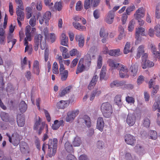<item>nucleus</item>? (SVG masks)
Here are the masks:
<instances>
[{"label":"nucleus","instance_id":"nucleus-22","mask_svg":"<svg viewBox=\"0 0 160 160\" xmlns=\"http://www.w3.org/2000/svg\"><path fill=\"white\" fill-rule=\"evenodd\" d=\"M68 37H67L66 34L62 33L60 37V43L63 46H68Z\"/></svg>","mask_w":160,"mask_h":160},{"label":"nucleus","instance_id":"nucleus-3","mask_svg":"<svg viewBox=\"0 0 160 160\" xmlns=\"http://www.w3.org/2000/svg\"><path fill=\"white\" fill-rule=\"evenodd\" d=\"M6 135L9 138V142L12 143L14 146H17L19 144L22 138L21 136L17 132L13 133L12 135V137L8 133H7Z\"/></svg>","mask_w":160,"mask_h":160},{"label":"nucleus","instance_id":"nucleus-2","mask_svg":"<svg viewBox=\"0 0 160 160\" xmlns=\"http://www.w3.org/2000/svg\"><path fill=\"white\" fill-rule=\"evenodd\" d=\"M96 52L95 47L93 46L91 48L85 57V62L86 66L89 67L91 64V57L92 59H94L95 57V53Z\"/></svg>","mask_w":160,"mask_h":160},{"label":"nucleus","instance_id":"nucleus-58","mask_svg":"<svg viewBox=\"0 0 160 160\" xmlns=\"http://www.w3.org/2000/svg\"><path fill=\"white\" fill-rule=\"evenodd\" d=\"M51 0H44V3L46 6L50 8L52 7L53 3L51 2Z\"/></svg>","mask_w":160,"mask_h":160},{"label":"nucleus","instance_id":"nucleus-45","mask_svg":"<svg viewBox=\"0 0 160 160\" xmlns=\"http://www.w3.org/2000/svg\"><path fill=\"white\" fill-rule=\"evenodd\" d=\"M1 117L2 120L4 121L7 122L8 120V113L4 112H1Z\"/></svg>","mask_w":160,"mask_h":160},{"label":"nucleus","instance_id":"nucleus-23","mask_svg":"<svg viewBox=\"0 0 160 160\" xmlns=\"http://www.w3.org/2000/svg\"><path fill=\"white\" fill-rule=\"evenodd\" d=\"M131 44L129 42H127L123 50V53L125 54H127L128 53L130 52H132L134 50L133 47L131 48Z\"/></svg>","mask_w":160,"mask_h":160},{"label":"nucleus","instance_id":"nucleus-52","mask_svg":"<svg viewBox=\"0 0 160 160\" xmlns=\"http://www.w3.org/2000/svg\"><path fill=\"white\" fill-rule=\"evenodd\" d=\"M126 102L128 103L133 104L135 102V99L133 98L132 97L127 96L126 98Z\"/></svg>","mask_w":160,"mask_h":160},{"label":"nucleus","instance_id":"nucleus-55","mask_svg":"<svg viewBox=\"0 0 160 160\" xmlns=\"http://www.w3.org/2000/svg\"><path fill=\"white\" fill-rule=\"evenodd\" d=\"M102 58L100 55L99 56L97 61V67L100 69L102 65Z\"/></svg>","mask_w":160,"mask_h":160},{"label":"nucleus","instance_id":"nucleus-36","mask_svg":"<svg viewBox=\"0 0 160 160\" xmlns=\"http://www.w3.org/2000/svg\"><path fill=\"white\" fill-rule=\"evenodd\" d=\"M17 122L18 126L22 127L23 126L25 123L24 118L23 117L20 115L18 116L17 118Z\"/></svg>","mask_w":160,"mask_h":160},{"label":"nucleus","instance_id":"nucleus-17","mask_svg":"<svg viewBox=\"0 0 160 160\" xmlns=\"http://www.w3.org/2000/svg\"><path fill=\"white\" fill-rule=\"evenodd\" d=\"M75 39L78 42L79 46L81 48L82 47L84 43L83 36L81 34L76 35L75 36Z\"/></svg>","mask_w":160,"mask_h":160},{"label":"nucleus","instance_id":"nucleus-24","mask_svg":"<svg viewBox=\"0 0 160 160\" xmlns=\"http://www.w3.org/2000/svg\"><path fill=\"white\" fill-rule=\"evenodd\" d=\"M28 40H24V45L25 46V52L27 51L29 54H31L32 51V46L28 44Z\"/></svg>","mask_w":160,"mask_h":160},{"label":"nucleus","instance_id":"nucleus-63","mask_svg":"<svg viewBox=\"0 0 160 160\" xmlns=\"http://www.w3.org/2000/svg\"><path fill=\"white\" fill-rule=\"evenodd\" d=\"M134 157L132 156L131 154L129 153H127L125 154V159L126 160H131Z\"/></svg>","mask_w":160,"mask_h":160},{"label":"nucleus","instance_id":"nucleus-32","mask_svg":"<svg viewBox=\"0 0 160 160\" xmlns=\"http://www.w3.org/2000/svg\"><path fill=\"white\" fill-rule=\"evenodd\" d=\"M27 109V105L24 101H21L19 106V109L21 113L26 111Z\"/></svg>","mask_w":160,"mask_h":160},{"label":"nucleus","instance_id":"nucleus-12","mask_svg":"<svg viewBox=\"0 0 160 160\" xmlns=\"http://www.w3.org/2000/svg\"><path fill=\"white\" fill-rule=\"evenodd\" d=\"M41 122L40 119L39 118L38 120L37 121L35 122L33 128L35 130H37L39 128L38 132L39 134H40L41 133L42 130L44 126L45 125V123L43 122L41 124Z\"/></svg>","mask_w":160,"mask_h":160},{"label":"nucleus","instance_id":"nucleus-57","mask_svg":"<svg viewBox=\"0 0 160 160\" xmlns=\"http://www.w3.org/2000/svg\"><path fill=\"white\" fill-rule=\"evenodd\" d=\"M134 22L133 20H131L129 23L128 30L129 31L132 32L134 28Z\"/></svg>","mask_w":160,"mask_h":160},{"label":"nucleus","instance_id":"nucleus-47","mask_svg":"<svg viewBox=\"0 0 160 160\" xmlns=\"http://www.w3.org/2000/svg\"><path fill=\"white\" fill-rule=\"evenodd\" d=\"M52 71L55 74H57L59 73L58 64L56 62H54L52 66Z\"/></svg>","mask_w":160,"mask_h":160},{"label":"nucleus","instance_id":"nucleus-38","mask_svg":"<svg viewBox=\"0 0 160 160\" xmlns=\"http://www.w3.org/2000/svg\"><path fill=\"white\" fill-rule=\"evenodd\" d=\"M120 50L119 49L111 50L108 52V54L112 56L117 57L120 55Z\"/></svg>","mask_w":160,"mask_h":160},{"label":"nucleus","instance_id":"nucleus-4","mask_svg":"<svg viewBox=\"0 0 160 160\" xmlns=\"http://www.w3.org/2000/svg\"><path fill=\"white\" fill-rule=\"evenodd\" d=\"M148 55L147 53H144L142 57V67L143 69H146L147 67H152L154 66L153 62L147 59Z\"/></svg>","mask_w":160,"mask_h":160},{"label":"nucleus","instance_id":"nucleus-37","mask_svg":"<svg viewBox=\"0 0 160 160\" xmlns=\"http://www.w3.org/2000/svg\"><path fill=\"white\" fill-rule=\"evenodd\" d=\"M19 8L16 9V13L18 16L17 19H19L21 21L23 20L24 18V13Z\"/></svg>","mask_w":160,"mask_h":160},{"label":"nucleus","instance_id":"nucleus-50","mask_svg":"<svg viewBox=\"0 0 160 160\" xmlns=\"http://www.w3.org/2000/svg\"><path fill=\"white\" fill-rule=\"evenodd\" d=\"M7 92L9 93H11L13 92L14 91V88L12 84L8 83V84L6 88Z\"/></svg>","mask_w":160,"mask_h":160},{"label":"nucleus","instance_id":"nucleus-60","mask_svg":"<svg viewBox=\"0 0 160 160\" xmlns=\"http://www.w3.org/2000/svg\"><path fill=\"white\" fill-rule=\"evenodd\" d=\"M104 143L101 141H98L97 143V147L99 149H102L104 147Z\"/></svg>","mask_w":160,"mask_h":160},{"label":"nucleus","instance_id":"nucleus-53","mask_svg":"<svg viewBox=\"0 0 160 160\" xmlns=\"http://www.w3.org/2000/svg\"><path fill=\"white\" fill-rule=\"evenodd\" d=\"M36 19L35 16L32 17L30 20L29 24L30 25L33 27L36 25Z\"/></svg>","mask_w":160,"mask_h":160},{"label":"nucleus","instance_id":"nucleus-64","mask_svg":"<svg viewBox=\"0 0 160 160\" xmlns=\"http://www.w3.org/2000/svg\"><path fill=\"white\" fill-rule=\"evenodd\" d=\"M66 160H77V159L73 155L69 154L67 157Z\"/></svg>","mask_w":160,"mask_h":160},{"label":"nucleus","instance_id":"nucleus-48","mask_svg":"<svg viewBox=\"0 0 160 160\" xmlns=\"http://www.w3.org/2000/svg\"><path fill=\"white\" fill-rule=\"evenodd\" d=\"M155 31L156 32V35L158 37H160V25H156L154 28Z\"/></svg>","mask_w":160,"mask_h":160},{"label":"nucleus","instance_id":"nucleus-27","mask_svg":"<svg viewBox=\"0 0 160 160\" xmlns=\"http://www.w3.org/2000/svg\"><path fill=\"white\" fill-rule=\"evenodd\" d=\"M109 66L113 69H118L120 64L117 63L112 59H109L108 61Z\"/></svg>","mask_w":160,"mask_h":160},{"label":"nucleus","instance_id":"nucleus-11","mask_svg":"<svg viewBox=\"0 0 160 160\" xmlns=\"http://www.w3.org/2000/svg\"><path fill=\"white\" fill-rule=\"evenodd\" d=\"M115 16V13L112 11H110L107 14L105 18V22L108 24H112Z\"/></svg>","mask_w":160,"mask_h":160},{"label":"nucleus","instance_id":"nucleus-20","mask_svg":"<svg viewBox=\"0 0 160 160\" xmlns=\"http://www.w3.org/2000/svg\"><path fill=\"white\" fill-rule=\"evenodd\" d=\"M84 62L85 64V60L83 58H81L78 64V67L77 69V70L76 71V74H78L80 72H82L84 69H85V66H84L83 64H82L83 62ZM85 66H86V64H85Z\"/></svg>","mask_w":160,"mask_h":160},{"label":"nucleus","instance_id":"nucleus-49","mask_svg":"<svg viewBox=\"0 0 160 160\" xmlns=\"http://www.w3.org/2000/svg\"><path fill=\"white\" fill-rule=\"evenodd\" d=\"M20 149L21 151L23 153H26L29 152L28 147L26 143L20 147Z\"/></svg>","mask_w":160,"mask_h":160},{"label":"nucleus","instance_id":"nucleus-61","mask_svg":"<svg viewBox=\"0 0 160 160\" xmlns=\"http://www.w3.org/2000/svg\"><path fill=\"white\" fill-rule=\"evenodd\" d=\"M128 15L126 13H124L122 14V21L123 24L126 23L128 18Z\"/></svg>","mask_w":160,"mask_h":160},{"label":"nucleus","instance_id":"nucleus-10","mask_svg":"<svg viewBox=\"0 0 160 160\" xmlns=\"http://www.w3.org/2000/svg\"><path fill=\"white\" fill-rule=\"evenodd\" d=\"M125 141L128 144L133 146L136 142L135 138L132 135L129 134H127L125 136Z\"/></svg>","mask_w":160,"mask_h":160},{"label":"nucleus","instance_id":"nucleus-6","mask_svg":"<svg viewBox=\"0 0 160 160\" xmlns=\"http://www.w3.org/2000/svg\"><path fill=\"white\" fill-rule=\"evenodd\" d=\"M48 145V148H57L58 146V140L56 138H54L53 139H49L48 144H46L44 143L42 146V149L44 153L45 152V149L47 148V145Z\"/></svg>","mask_w":160,"mask_h":160},{"label":"nucleus","instance_id":"nucleus-39","mask_svg":"<svg viewBox=\"0 0 160 160\" xmlns=\"http://www.w3.org/2000/svg\"><path fill=\"white\" fill-rule=\"evenodd\" d=\"M82 143L81 139L78 137H76L72 142V144L74 147H78Z\"/></svg>","mask_w":160,"mask_h":160},{"label":"nucleus","instance_id":"nucleus-42","mask_svg":"<svg viewBox=\"0 0 160 160\" xmlns=\"http://www.w3.org/2000/svg\"><path fill=\"white\" fill-rule=\"evenodd\" d=\"M99 35L101 37H108V32L105 30L104 28H101L99 32Z\"/></svg>","mask_w":160,"mask_h":160},{"label":"nucleus","instance_id":"nucleus-14","mask_svg":"<svg viewBox=\"0 0 160 160\" xmlns=\"http://www.w3.org/2000/svg\"><path fill=\"white\" fill-rule=\"evenodd\" d=\"M144 10L143 8H139L134 14V17L136 19L142 18L144 16Z\"/></svg>","mask_w":160,"mask_h":160},{"label":"nucleus","instance_id":"nucleus-26","mask_svg":"<svg viewBox=\"0 0 160 160\" xmlns=\"http://www.w3.org/2000/svg\"><path fill=\"white\" fill-rule=\"evenodd\" d=\"M138 66V63H136L135 64L132 65L130 68L131 74L133 77L135 76L137 73Z\"/></svg>","mask_w":160,"mask_h":160},{"label":"nucleus","instance_id":"nucleus-51","mask_svg":"<svg viewBox=\"0 0 160 160\" xmlns=\"http://www.w3.org/2000/svg\"><path fill=\"white\" fill-rule=\"evenodd\" d=\"M26 18L27 19L31 17L32 9L30 7H28L26 8Z\"/></svg>","mask_w":160,"mask_h":160},{"label":"nucleus","instance_id":"nucleus-19","mask_svg":"<svg viewBox=\"0 0 160 160\" xmlns=\"http://www.w3.org/2000/svg\"><path fill=\"white\" fill-rule=\"evenodd\" d=\"M31 27L30 25H28L26 27L25 35L26 37L24 40H28V41H31L32 40V35L31 32Z\"/></svg>","mask_w":160,"mask_h":160},{"label":"nucleus","instance_id":"nucleus-33","mask_svg":"<svg viewBox=\"0 0 160 160\" xmlns=\"http://www.w3.org/2000/svg\"><path fill=\"white\" fill-rule=\"evenodd\" d=\"M63 122V120L58 121L56 120L54 121V124L52 125V128L53 130L57 129L60 126L62 125Z\"/></svg>","mask_w":160,"mask_h":160},{"label":"nucleus","instance_id":"nucleus-29","mask_svg":"<svg viewBox=\"0 0 160 160\" xmlns=\"http://www.w3.org/2000/svg\"><path fill=\"white\" fill-rule=\"evenodd\" d=\"M65 148L66 151L68 152L72 153L74 152V150L72 145L68 142L65 143Z\"/></svg>","mask_w":160,"mask_h":160},{"label":"nucleus","instance_id":"nucleus-8","mask_svg":"<svg viewBox=\"0 0 160 160\" xmlns=\"http://www.w3.org/2000/svg\"><path fill=\"white\" fill-rule=\"evenodd\" d=\"M51 16V13L49 11L46 12L44 14L43 17L39 18V22L40 24H43L44 21L47 25H48V22L50 20Z\"/></svg>","mask_w":160,"mask_h":160},{"label":"nucleus","instance_id":"nucleus-7","mask_svg":"<svg viewBox=\"0 0 160 160\" xmlns=\"http://www.w3.org/2000/svg\"><path fill=\"white\" fill-rule=\"evenodd\" d=\"M44 39H45L40 34H38L35 37L34 48L35 51H37L38 50L39 45L42 43Z\"/></svg>","mask_w":160,"mask_h":160},{"label":"nucleus","instance_id":"nucleus-44","mask_svg":"<svg viewBox=\"0 0 160 160\" xmlns=\"http://www.w3.org/2000/svg\"><path fill=\"white\" fill-rule=\"evenodd\" d=\"M61 75V79L62 81H64L66 80L68 74V72L67 70H65L63 72L60 73Z\"/></svg>","mask_w":160,"mask_h":160},{"label":"nucleus","instance_id":"nucleus-9","mask_svg":"<svg viewBox=\"0 0 160 160\" xmlns=\"http://www.w3.org/2000/svg\"><path fill=\"white\" fill-rule=\"evenodd\" d=\"M78 112L79 111L78 110L68 112L67 113V116L66 117V121L67 122L72 121L78 114Z\"/></svg>","mask_w":160,"mask_h":160},{"label":"nucleus","instance_id":"nucleus-30","mask_svg":"<svg viewBox=\"0 0 160 160\" xmlns=\"http://www.w3.org/2000/svg\"><path fill=\"white\" fill-rule=\"evenodd\" d=\"M71 88L72 87L70 86L66 87L59 92V96L60 97L64 96L66 94L70 92Z\"/></svg>","mask_w":160,"mask_h":160},{"label":"nucleus","instance_id":"nucleus-46","mask_svg":"<svg viewBox=\"0 0 160 160\" xmlns=\"http://www.w3.org/2000/svg\"><path fill=\"white\" fill-rule=\"evenodd\" d=\"M92 3V1L91 0H85L84 5L85 9L87 10L90 8Z\"/></svg>","mask_w":160,"mask_h":160},{"label":"nucleus","instance_id":"nucleus-28","mask_svg":"<svg viewBox=\"0 0 160 160\" xmlns=\"http://www.w3.org/2000/svg\"><path fill=\"white\" fill-rule=\"evenodd\" d=\"M144 29L143 28H138L136 29V38L138 40L139 38L140 34L141 35H144Z\"/></svg>","mask_w":160,"mask_h":160},{"label":"nucleus","instance_id":"nucleus-13","mask_svg":"<svg viewBox=\"0 0 160 160\" xmlns=\"http://www.w3.org/2000/svg\"><path fill=\"white\" fill-rule=\"evenodd\" d=\"M159 105H160V96L157 95L155 97V102L152 107V110L155 111L157 109L158 112H160Z\"/></svg>","mask_w":160,"mask_h":160},{"label":"nucleus","instance_id":"nucleus-25","mask_svg":"<svg viewBox=\"0 0 160 160\" xmlns=\"http://www.w3.org/2000/svg\"><path fill=\"white\" fill-rule=\"evenodd\" d=\"M33 72L37 75H38L40 72L39 63L37 61H35L33 63Z\"/></svg>","mask_w":160,"mask_h":160},{"label":"nucleus","instance_id":"nucleus-18","mask_svg":"<svg viewBox=\"0 0 160 160\" xmlns=\"http://www.w3.org/2000/svg\"><path fill=\"white\" fill-rule=\"evenodd\" d=\"M104 125L103 119L102 118H98L97 123V128L101 131H102Z\"/></svg>","mask_w":160,"mask_h":160},{"label":"nucleus","instance_id":"nucleus-43","mask_svg":"<svg viewBox=\"0 0 160 160\" xmlns=\"http://www.w3.org/2000/svg\"><path fill=\"white\" fill-rule=\"evenodd\" d=\"M135 9V6L132 4L128 6L126 9V13H127V15H129L131 12L134 11Z\"/></svg>","mask_w":160,"mask_h":160},{"label":"nucleus","instance_id":"nucleus-21","mask_svg":"<svg viewBox=\"0 0 160 160\" xmlns=\"http://www.w3.org/2000/svg\"><path fill=\"white\" fill-rule=\"evenodd\" d=\"M69 104V102L68 101L61 100L57 103V107L58 108L64 109L67 107Z\"/></svg>","mask_w":160,"mask_h":160},{"label":"nucleus","instance_id":"nucleus-59","mask_svg":"<svg viewBox=\"0 0 160 160\" xmlns=\"http://www.w3.org/2000/svg\"><path fill=\"white\" fill-rule=\"evenodd\" d=\"M143 124L144 127H146L147 128L148 127L150 124V120L147 118H145L144 120V122Z\"/></svg>","mask_w":160,"mask_h":160},{"label":"nucleus","instance_id":"nucleus-1","mask_svg":"<svg viewBox=\"0 0 160 160\" xmlns=\"http://www.w3.org/2000/svg\"><path fill=\"white\" fill-rule=\"evenodd\" d=\"M101 110L103 116L106 118H109L112 112V106L108 102L103 103L102 104Z\"/></svg>","mask_w":160,"mask_h":160},{"label":"nucleus","instance_id":"nucleus-54","mask_svg":"<svg viewBox=\"0 0 160 160\" xmlns=\"http://www.w3.org/2000/svg\"><path fill=\"white\" fill-rule=\"evenodd\" d=\"M151 138L155 140L157 138V133L156 131L151 130L150 132Z\"/></svg>","mask_w":160,"mask_h":160},{"label":"nucleus","instance_id":"nucleus-31","mask_svg":"<svg viewBox=\"0 0 160 160\" xmlns=\"http://www.w3.org/2000/svg\"><path fill=\"white\" fill-rule=\"evenodd\" d=\"M106 67L105 66H103L100 74V80H102L103 79L107 80L108 78L105 77L106 74Z\"/></svg>","mask_w":160,"mask_h":160},{"label":"nucleus","instance_id":"nucleus-62","mask_svg":"<svg viewBox=\"0 0 160 160\" xmlns=\"http://www.w3.org/2000/svg\"><path fill=\"white\" fill-rule=\"evenodd\" d=\"M42 2L40 1H38L37 2L36 8L38 11H41L42 9Z\"/></svg>","mask_w":160,"mask_h":160},{"label":"nucleus","instance_id":"nucleus-15","mask_svg":"<svg viewBox=\"0 0 160 160\" xmlns=\"http://www.w3.org/2000/svg\"><path fill=\"white\" fill-rule=\"evenodd\" d=\"M126 122L129 126H132L135 122V117L131 113H129L128 115Z\"/></svg>","mask_w":160,"mask_h":160},{"label":"nucleus","instance_id":"nucleus-5","mask_svg":"<svg viewBox=\"0 0 160 160\" xmlns=\"http://www.w3.org/2000/svg\"><path fill=\"white\" fill-rule=\"evenodd\" d=\"M118 69L119 71V74L120 77L122 78L128 77L129 75L127 73L128 70L127 67L120 64Z\"/></svg>","mask_w":160,"mask_h":160},{"label":"nucleus","instance_id":"nucleus-16","mask_svg":"<svg viewBox=\"0 0 160 160\" xmlns=\"http://www.w3.org/2000/svg\"><path fill=\"white\" fill-rule=\"evenodd\" d=\"M145 52V47L143 45L140 46L137 49L136 58L138 59L140 58L141 55H143Z\"/></svg>","mask_w":160,"mask_h":160},{"label":"nucleus","instance_id":"nucleus-56","mask_svg":"<svg viewBox=\"0 0 160 160\" xmlns=\"http://www.w3.org/2000/svg\"><path fill=\"white\" fill-rule=\"evenodd\" d=\"M54 7L55 9L59 11L62 9V6L61 2H57L55 3Z\"/></svg>","mask_w":160,"mask_h":160},{"label":"nucleus","instance_id":"nucleus-41","mask_svg":"<svg viewBox=\"0 0 160 160\" xmlns=\"http://www.w3.org/2000/svg\"><path fill=\"white\" fill-rule=\"evenodd\" d=\"M121 96L119 95H117L115 98L114 102L118 106H121L122 104L121 99Z\"/></svg>","mask_w":160,"mask_h":160},{"label":"nucleus","instance_id":"nucleus-34","mask_svg":"<svg viewBox=\"0 0 160 160\" xmlns=\"http://www.w3.org/2000/svg\"><path fill=\"white\" fill-rule=\"evenodd\" d=\"M72 24L75 28L79 31L85 30L86 29V28L85 26L81 25L78 22H73Z\"/></svg>","mask_w":160,"mask_h":160},{"label":"nucleus","instance_id":"nucleus-40","mask_svg":"<svg viewBox=\"0 0 160 160\" xmlns=\"http://www.w3.org/2000/svg\"><path fill=\"white\" fill-rule=\"evenodd\" d=\"M57 148H48V155L49 157H52L54 156L56 153Z\"/></svg>","mask_w":160,"mask_h":160},{"label":"nucleus","instance_id":"nucleus-35","mask_svg":"<svg viewBox=\"0 0 160 160\" xmlns=\"http://www.w3.org/2000/svg\"><path fill=\"white\" fill-rule=\"evenodd\" d=\"M83 123H84L88 127H90L91 125L90 118L87 115L84 116L82 119Z\"/></svg>","mask_w":160,"mask_h":160}]
</instances>
